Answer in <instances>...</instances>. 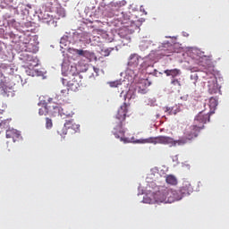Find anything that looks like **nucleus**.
<instances>
[{
    "instance_id": "nucleus-15",
    "label": "nucleus",
    "mask_w": 229,
    "mask_h": 229,
    "mask_svg": "<svg viewBox=\"0 0 229 229\" xmlns=\"http://www.w3.org/2000/svg\"><path fill=\"white\" fill-rule=\"evenodd\" d=\"M165 182L168 185H178V179L174 175H167Z\"/></svg>"
},
{
    "instance_id": "nucleus-16",
    "label": "nucleus",
    "mask_w": 229,
    "mask_h": 229,
    "mask_svg": "<svg viewBox=\"0 0 229 229\" xmlns=\"http://www.w3.org/2000/svg\"><path fill=\"white\" fill-rule=\"evenodd\" d=\"M209 108L210 110H216V106H217V98L211 97L209 98Z\"/></svg>"
},
{
    "instance_id": "nucleus-30",
    "label": "nucleus",
    "mask_w": 229,
    "mask_h": 229,
    "mask_svg": "<svg viewBox=\"0 0 229 229\" xmlns=\"http://www.w3.org/2000/svg\"><path fill=\"white\" fill-rule=\"evenodd\" d=\"M64 115H66V117H71V116H72L71 114H65V113H64Z\"/></svg>"
},
{
    "instance_id": "nucleus-27",
    "label": "nucleus",
    "mask_w": 229,
    "mask_h": 229,
    "mask_svg": "<svg viewBox=\"0 0 229 229\" xmlns=\"http://www.w3.org/2000/svg\"><path fill=\"white\" fill-rule=\"evenodd\" d=\"M198 73H194V74H191V80H193L194 81H193V83H194V85H196V83H197V81H198Z\"/></svg>"
},
{
    "instance_id": "nucleus-4",
    "label": "nucleus",
    "mask_w": 229,
    "mask_h": 229,
    "mask_svg": "<svg viewBox=\"0 0 229 229\" xmlns=\"http://www.w3.org/2000/svg\"><path fill=\"white\" fill-rule=\"evenodd\" d=\"M144 142L147 144H164L168 145L171 148L172 146H180V140H174L173 138L169 136L150 137L145 139Z\"/></svg>"
},
{
    "instance_id": "nucleus-11",
    "label": "nucleus",
    "mask_w": 229,
    "mask_h": 229,
    "mask_svg": "<svg viewBox=\"0 0 229 229\" xmlns=\"http://www.w3.org/2000/svg\"><path fill=\"white\" fill-rule=\"evenodd\" d=\"M5 135L6 139H13V142L21 138V133L15 129H7Z\"/></svg>"
},
{
    "instance_id": "nucleus-34",
    "label": "nucleus",
    "mask_w": 229,
    "mask_h": 229,
    "mask_svg": "<svg viewBox=\"0 0 229 229\" xmlns=\"http://www.w3.org/2000/svg\"><path fill=\"white\" fill-rule=\"evenodd\" d=\"M115 49H116V51H118V48H117V47H115Z\"/></svg>"
},
{
    "instance_id": "nucleus-31",
    "label": "nucleus",
    "mask_w": 229,
    "mask_h": 229,
    "mask_svg": "<svg viewBox=\"0 0 229 229\" xmlns=\"http://www.w3.org/2000/svg\"><path fill=\"white\" fill-rule=\"evenodd\" d=\"M3 51V47H1V42H0V53Z\"/></svg>"
},
{
    "instance_id": "nucleus-17",
    "label": "nucleus",
    "mask_w": 229,
    "mask_h": 229,
    "mask_svg": "<svg viewBox=\"0 0 229 229\" xmlns=\"http://www.w3.org/2000/svg\"><path fill=\"white\" fill-rule=\"evenodd\" d=\"M125 100L128 99V101L131 99H135V89H129L127 93L124 95Z\"/></svg>"
},
{
    "instance_id": "nucleus-21",
    "label": "nucleus",
    "mask_w": 229,
    "mask_h": 229,
    "mask_svg": "<svg viewBox=\"0 0 229 229\" xmlns=\"http://www.w3.org/2000/svg\"><path fill=\"white\" fill-rule=\"evenodd\" d=\"M53 128V120L51 118L47 117L46 118V129L51 130Z\"/></svg>"
},
{
    "instance_id": "nucleus-33",
    "label": "nucleus",
    "mask_w": 229,
    "mask_h": 229,
    "mask_svg": "<svg viewBox=\"0 0 229 229\" xmlns=\"http://www.w3.org/2000/svg\"><path fill=\"white\" fill-rule=\"evenodd\" d=\"M55 109L58 110V106L54 107Z\"/></svg>"
},
{
    "instance_id": "nucleus-5",
    "label": "nucleus",
    "mask_w": 229,
    "mask_h": 229,
    "mask_svg": "<svg viewBox=\"0 0 229 229\" xmlns=\"http://www.w3.org/2000/svg\"><path fill=\"white\" fill-rule=\"evenodd\" d=\"M144 202L148 203L149 205L153 203H167V198L165 195V189L160 190L154 194H152V198L145 197Z\"/></svg>"
},
{
    "instance_id": "nucleus-2",
    "label": "nucleus",
    "mask_w": 229,
    "mask_h": 229,
    "mask_svg": "<svg viewBox=\"0 0 229 229\" xmlns=\"http://www.w3.org/2000/svg\"><path fill=\"white\" fill-rule=\"evenodd\" d=\"M201 125H198L193 122V124L187 126L184 130L183 137L179 139V146H183L191 140L198 138L199 131H201Z\"/></svg>"
},
{
    "instance_id": "nucleus-19",
    "label": "nucleus",
    "mask_w": 229,
    "mask_h": 229,
    "mask_svg": "<svg viewBox=\"0 0 229 229\" xmlns=\"http://www.w3.org/2000/svg\"><path fill=\"white\" fill-rule=\"evenodd\" d=\"M69 88L62 89L60 94L57 96L59 99H64V98H67L69 96Z\"/></svg>"
},
{
    "instance_id": "nucleus-3",
    "label": "nucleus",
    "mask_w": 229,
    "mask_h": 229,
    "mask_svg": "<svg viewBox=\"0 0 229 229\" xmlns=\"http://www.w3.org/2000/svg\"><path fill=\"white\" fill-rule=\"evenodd\" d=\"M72 71H76V68L72 66V69L68 72L72 78L70 81H67V87L72 92H78V90H80V87L83 85V78L80 73L72 72Z\"/></svg>"
},
{
    "instance_id": "nucleus-26",
    "label": "nucleus",
    "mask_w": 229,
    "mask_h": 229,
    "mask_svg": "<svg viewBox=\"0 0 229 229\" xmlns=\"http://www.w3.org/2000/svg\"><path fill=\"white\" fill-rule=\"evenodd\" d=\"M75 52H76V55H79L80 56H86L87 55V51H84V50L77 49Z\"/></svg>"
},
{
    "instance_id": "nucleus-10",
    "label": "nucleus",
    "mask_w": 229,
    "mask_h": 229,
    "mask_svg": "<svg viewBox=\"0 0 229 229\" xmlns=\"http://www.w3.org/2000/svg\"><path fill=\"white\" fill-rule=\"evenodd\" d=\"M64 127L68 130H72V133H78L80 131V124L74 122V119L66 120L64 123Z\"/></svg>"
},
{
    "instance_id": "nucleus-36",
    "label": "nucleus",
    "mask_w": 229,
    "mask_h": 229,
    "mask_svg": "<svg viewBox=\"0 0 229 229\" xmlns=\"http://www.w3.org/2000/svg\"><path fill=\"white\" fill-rule=\"evenodd\" d=\"M0 114H3V111H2V110H0Z\"/></svg>"
},
{
    "instance_id": "nucleus-29",
    "label": "nucleus",
    "mask_w": 229,
    "mask_h": 229,
    "mask_svg": "<svg viewBox=\"0 0 229 229\" xmlns=\"http://www.w3.org/2000/svg\"><path fill=\"white\" fill-rule=\"evenodd\" d=\"M97 33L99 35V33H106V32H105V30H103L101 29H98Z\"/></svg>"
},
{
    "instance_id": "nucleus-35",
    "label": "nucleus",
    "mask_w": 229,
    "mask_h": 229,
    "mask_svg": "<svg viewBox=\"0 0 229 229\" xmlns=\"http://www.w3.org/2000/svg\"><path fill=\"white\" fill-rule=\"evenodd\" d=\"M3 75V73L2 72H0V77Z\"/></svg>"
},
{
    "instance_id": "nucleus-14",
    "label": "nucleus",
    "mask_w": 229,
    "mask_h": 229,
    "mask_svg": "<svg viewBox=\"0 0 229 229\" xmlns=\"http://www.w3.org/2000/svg\"><path fill=\"white\" fill-rule=\"evenodd\" d=\"M164 73L166 74V76H171L173 80L176 78V76H180L182 74V71L180 69H172V70H165Z\"/></svg>"
},
{
    "instance_id": "nucleus-37",
    "label": "nucleus",
    "mask_w": 229,
    "mask_h": 229,
    "mask_svg": "<svg viewBox=\"0 0 229 229\" xmlns=\"http://www.w3.org/2000/svg\"><path fill=\"white\" fill-rule=\"evenodd\" d=\"M28 45H29V47H30V43H28Z\"/></svg>"
},
{
    "instance_id": "nucleus-20",
    "label": "nucleus",
    "mask_w": 229,
    "mask_h": 229,
    "mask_svg": "<svg viewBox=\"0 0 229 229\" xmlns=\"http://www.w3.org/2000/svg\"><path fill=\"white\" fill-rule=\"evenodd\" d=\"M217 85L216 83H213L211 85H208V92L209 94H217Z\"/></svg>"
},
{
    "instance_id": "nucleus-28",
    "label": "nucleus",
    "mask_w": 229,
    "mask_h": 229,
    "mask_svg": "<svg viewBox=\"0 0 229 229\" xmlns=\"http://www.w3.org/2000/svg\"><path fill=\"white\" fill-rule=\"evenodd\" d=\"M118 85H121L119 81L110 82V87H117Z\"/></svg>"
},
{
    "instance_id": "nucleus-18",
    "label": "nucleus",
    "mask_w": 229,
    "mask_h": 229,
    "mask_svg": "<svg viewBox=\"0 0 229 229\" xmlns=\"http://www.w3.org/2000/svg\"><path fill=\"white\" fill-rule=\"evenodd\" d=\"M12 122V119H6V120H3L0 123V127L4 128L5 130H10V123Z\"/></svg>"
},
{
    "instance_id": "nucleus-7",
    "label": "nucleus",
    "mask_w": 229,
    "mask_h": 229,
    "mask_svg": "<svg viewBox=\"0 0 229 229\" xmlns=\"http://www.w3.org/2000/svg\"><path fill=\"white\" fill-rule=\"evenodd\" d=\"M165 194L166 195V203H174V201H180L182 195L179 191L174 189H165Z\"/></svg>"
},
{
    "instance_id": "nucleus-9",
    "label": "nucleus",
    "mask_w": 229,
    "mask_h": 229,
    "mask_svg": "<svg viewBox=\"0 0 229 229\" xmlns=\"http://www.w3.org/2000/svg\"><path fill=\"white\" fill-rule=\"evenodd\" d=\"M193 191L194 189L192 188V185L189 182V181H184L182 187H180V189L178 190L181 199H182L184 196H189Z\"/></svg>"
},
{
    "instance_id": "nucleus-32",
    "label": "nucleus",
    "mask_w": 229,
    "mask_h": 229,
    "mask_svg": "<svg viewBox=\"0 0 229 229\" xmlns=\"http://www.w3.org/2000/svg\"><path fill=\"white\" fill-rule=\"evenodd\" d=\"M63 17H65V13H63Z\"/></svg>"
},
{
    "instance_id": "nucleus-13",
    "label": "nucleus",
    "mask_w": 229,
    "mask_h": 229,
    "mask_svg": "<svg viewBox=\"0 0 229 229\" xmlns=\"http://www.w3.org/2000/svg\"><path fill=\"white\" fill-rule=\"evenodd\" d=\"M8 89H10V88L6 85V77H4V75L0 76V90H3L2 94H4V96L8 94Z\"/></svg>"
},
{
    "instance_id": "nucleus-23",
    "label": "nucleus",
    "mask_w": 229,
    "mask_h": 229,
    "mask_svg": "<svg viewBox=\"0 0 229 229\" xmlns=\"http://www.w3.org/2000/svg\"><path fill=\"white\" fill-rule=\"evenodd\" d=\"M68 128L63 127L57 131V133L61 135V137H65V134L67 133Z\"/></svg>"
},
{
    "instance_id": "nucleus-38",
    "label": "nucleus",
    "mask_w": 229,
    "mask_h": 229,
    "mask_svg": "<svg viewBox=\"0 0 229 229\" xmlns=\"http://www.w3.org/2000/svg\"><path fill=\"white\" fill-rule=\"evenodd\" d=\"M28 45H29V47H30V43H28Z\"/></svg>"
},
{
    "instance_id": "nucleus-25",
    "label": "nucleus",
    "mask_w": 229,
    "mask_h": 229,
    "mask_svg": "<svg viewBox=\"0 0 229 229\" xmlns=\"http://www.w3.org/2000/svg\"><path fill=\"white\" fill-rule=\"evenodd\" d=\"M38 114H39V115H47V107L43 106V107L39 108Z\"/></svg>"
},
{
    "instance_id": "nucleus-1",
    "label": "nucleus",
    "mask_w": 229,
    "mask_h": 229,
    "mask_svg": "<svg viewBox=\"0 0 229 229\" xmlns=\"http://www.w3.org/2000/svg\"><path fill=\"white\" fill-rule=\"evenodd\" d=\"M128 114V104L123 103V106L117 111V114L113 121L114 129L113 134L114 135L115 139H120L121 142H128V139L124 137V133L126 131L123 128L124 124V121H126V115Z\"/></svg>"
},
{
    "instance_id": "nucleus-12",
    "label": "nucleus",
    "mask_w": 229,
    "mask_h": 229,
    "mask_svg": "<svg viewBox=\"0 0 229 229\" xmlns=\"http://www.w3.org/2000/svg\"><path fill=\"white\" fill-rule=\"evenodd\" d=\"M164 110L166 114H168V115H176V114H178L182 109L180 105H174L172 107L165 106Z\"/></svg>"
},
{
    "instance_id": "nucleus-6",
    "label": "nucleus",
    "mask_w": 229,
    "mask_h": 229,
    "mask_svg": "<svg viewBox=\"0 0 229 229\" xmlns=\"http://www.w3.org/2000/svg\"><path fill=\"white\" fill-rule=\"evenodd\" d=\"M210 114H211L210 112H206V111L199 112L196 115L193 123L197 124V126H200V129L203 130V128H205V124L210 122Z\"/></svg>"
},
{
    "instance_id": "nucleus-8",
    "label": "nucleus",
    "mask_w": 229,
    "mask_h": 229,
    "mask_svg": "<svg viewBox=\"0 0 229 229\" xmlns=\"http://www.w3.org/2000/svg\"><path fill=\"white\" fill-rule=\"evenodd\" d=\"M140 62H142V57L139 54H131L129 56L128 67L131 69H139Z\"/></svg>"
},
{
    "instance_id": "nucleus-24",
    "label": "nucleus",
    "mask_w": 229,
    "mask_h": 229,
    "mask_svg": "<svg viewBox=\"0 0 229 229\" xmlns=\"http://www.w3.org/2000/svg\"><path fill=\"white\" fill-rule=\"evenodd\" d=\"M114 51V47H109L105 50H102V53L105 56H110V53Z\"/></svg>"
},
{
    "instance_id": "nucleus-22",
    "label": "nucleus",
    "mask_w": 229,
    "mask_h": 229,
    "mask_svg": "<svg viewBox=\"0 0 229 229\" xmlns=\"http://www.w3.org/2000/svg\"><path fill=\"white\" fill-rule=\"evenodd\" d=\"M171 85H173L174 87H178V89H180V87H182V83L180 82V81L178 79H172Z\"/></svg>"
}]
</instances>
